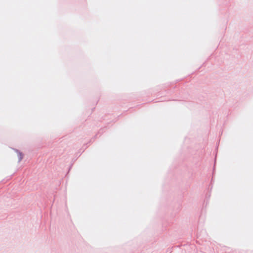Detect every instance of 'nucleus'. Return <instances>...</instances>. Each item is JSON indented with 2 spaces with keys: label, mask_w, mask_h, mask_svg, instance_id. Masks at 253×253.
Masks as SVG:
<instances>
[{
  "label": "nucleus",
  "mask_w": 253,
  "mask_h": 253,
  "mask_svg": "<svg viewBox=\"0 0 253 253\" xmlns=\"http://www.w3.org/2000/svg\"><path fill=\"white\" fill-rule=\"evenodd\" d=\"M13 150L17 153L18 157V162H21L23 158V154L19 150L17 149L13 148Z\"/></svg>",
  "instance_id": "1"
}]
</instances>
